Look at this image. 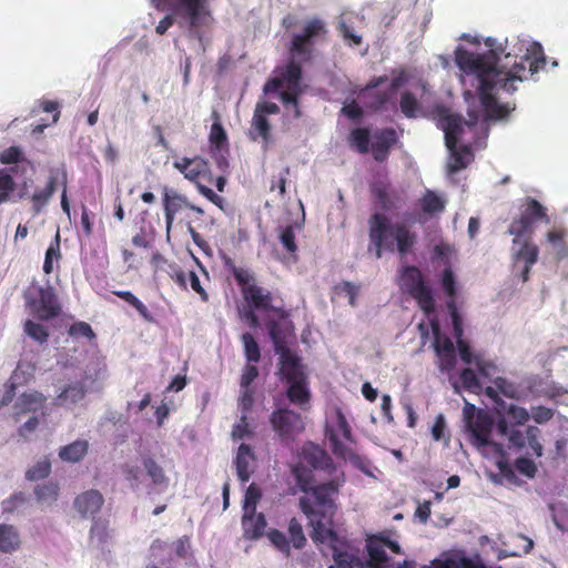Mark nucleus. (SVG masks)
Segmentation results:
<instances>
[{"mask_svg": "<svg viewBox=\"0 0 568 568\" xmlns=\"http://www.w3.org/2000/svg\"><path fill=\"white\" fill-rule=\"evenodd\" d=\"M255 459L256 457L250 445L243 443L239 446L234 463L236 475L242 483L248 481L252 474L251 466Z\"/></svg>", "mask_w": 568, "mask_h": 568, "instance_id": "393cba45", "label": "nucleus"}, {"mask_svg": "<svg viewBox=\"0 0 568 568\" xmlns=\"http://www.w3.org/2000/svg\"><path fill=\"white\" fill-rule=\"evenodd\" d=\"M316 536H312L315 544L327 545L332 550L334 564L328 568H389L395 567L389 554H402V548L396 540L390 538V532L383 531L366 539L368 559L359 557V550L351 546L345 537L338 536L335 529L318 526Z\"/></svg>", "mask_w": 568, "mask_h": 568, "instance_id": "f03ea898", "label": "nucleus"}, {"mask_svg": "<svg viewBox=\"0 0 568 568\" xmlns=\"http://www.w3.org/2000/svg\"><path fill=\"white\" fill-rule=\"evenodd\" d=\"M515 467L520 474L527 476L528 478H532L537 471L536 464L526 457L517 458L515 462Z\"/></svg>", "mask_w": 568, "mask_h": 568, "instance_id": "69168bd1", "label": "nucleus"}, {"mask_svg": "<svg viewBox=\"0 0 568 568\" xmlns=\"http://www.w3.org/2000/svg\"><path fill=\"white\" fill-rule=\"evenodd\" d=\"M538 246L530 241H525L515 254V260L516 262L523 261L524 264L532 266L538 260Z\"/></svg>", "mask_w": 568, "mask_h": 568, "instance_id": "79ce46f5", "label": "nucleus"}, {"mask_svg": "<svg viewBox=\"0 0 568 568\" xmlns=\"http://www.w3.org/2000/svg\"><path fill=\"white\" fill-rule=\"evenodd\" d=\"M150 2L156 10L166 12L155 29L156 33L162 36L178 19V0H150Z\"/></svg>", "mask_w": 568, "mask_h": 568, "instance_id": "a878e982", "label": "nucleus"}, {"mask_svg": "<svg viewBox=\"0 0 568 568\" xmlns=\"http://www.w3.org/2000/svg\"><path fill=\"white\" fill-rule=\"evenodd\" d=\"M270 424L283 443L293 442L305 429L302 416L286 407L274 409L270 415Z\"/></svg>", "mask_w": 568, "mask_h": 568, "instance_id": "9d476101", "label": "nucleus"}, {"mask_svg": "<svg viewBox=\"0 0 568 568\" xmlns=\"http://www.w3.org/2000/svg\"><path fill=\"white\" fill-rule=\"evenodd\" d=\"M250 135L251 139L254 141L261 138L265 146H267V144L271 141V124L266 116H263V114L254 112L250 129Z\"/></svg>", "mask_w": 568, "mask_h": 568, "instance_id": "72a5a7b5", "label": "nucleus"}, {"mask_svg": "<svg viewBox=\"0 0 568 568\" xmlns=\"http://www.w3.org/2000/svg\"><path fill=\"white\" fill-rule=\"evenodd\" d=\"M400 287L408 293L419 308L430 315L435 312V298L432 288L426 284L422 271L414 265L403 267L400 273Z\"/></svg>", "mask_w": 568, "mask_h": 568, "instance_id": "6e6552de", "label": "nucleus"}, {"mask_svg": "<svg viewBox=\"0 0 568 568\" xmlns=\"http://www.w3.org/2000/svg\"><path fill=\"white\" fill-rule=\"evenodd\" d=\"M180 173H183L185 179L193 182L199 189L200 193L203 194L207 200L214 204L220 205L222 197L214 193L213 190L206 185V183L211 181L206 161L201 158L184 160V163L180 164Z\"/></svg>", "mask_w": 568, "mask_h": 568, "instance_id": "9b49d317", "label": "nucleus"}, {"mask_svg": "<svg viewBox=\"0 0 568 568\" xmlns=\"http://www.w3.org/2000/svg\"><path fill=\"white\" fill-rule=\"evenodd\" d=\"M123 473L125 480L133 490H141L146 487V478H150L155 486L165 484V476L162 468L151 458L143 459V468L126 464L123 468Z\"/></svg>", "mask_w": 568, "mask_h": 568, "instance_id": "f8f14e48", "label": "nucleus"}, {"mask_svg": "<svg viewBox=\"0 0 568 568\" xmlns=\"http://www.w3.org/2000/svg\"><path fill=\"white\" fill-rule=\"evenodd\" d=\"M261 497H262V494H261L260 488L255 484H251L245 491L244 506H243L244 513L256 511V505L260 501Z\"/></svg>", "mask_w": 568, "mask_h": 568, "instance_id": "864d4df0", "label": "nucleus"}, {"mask_svg": "<svg viewBox=\"0 0 568 568\" xmlns=\"http://www.w3.org/2000/svg\"><path fill=\"white\" fill-rule=\"evenodd\" d=\"M44 403L45 398L38 392L23 393L14 403V416L17 419L27 414L44 416Z\"/></svg>", "mask_w": 568, "mask_h": 568, "instance_id": "aec40b11", "label": "nucleus"}, {"mask_svg": "<svg viewBox=\"0 0 568 568\" xmlns=\"http://www.w3.org/2000/svg\"><path fill=\"white\" fill-rule=\"evenodd\" d=\"M302 92H303V88L287 87V89L282 91L280 94V98L284 104L293 106L295 119H298L302 115V112H301V109L298 105V97L302 94Z\"/></svg>", "mask_w": 568, "mask_h": 568, "instance_id": "a18cd8bd", "label": "nucleus"}, {"mask_svg": "<svg viewBox=\"0 0 568 568\" xmlns=\"http://www.w3.org/2000/svg\"><path fill=\"white\" fill-rule=\"evenodd\" d=\"M326 33L325 23L321 19L314 18L306 22L302 33L293 36L290 45V52L293 58L286 63L280 74L286 87L302 88V67L294 59L300 58L302 61L311 60L315 41Z\"/></svg>", "mask_w": 568, "mask_h": 568, "instance_id": "39448f33", "label": "nucleus"}, {"mask_svg": "<svg viewBox=\"0 0 568 568\" xmlns=\"http://www.w3.org/2000/svg\"><path fill=\"white\" fill-rule=\"evenodd\" d=\"M445 560L449 568H486L480 561H475L466 556L450 557Z\"/></svg>", "mask_w": 568, "mask_h": 568, "instance_id": "13d9d810", "label": "nucleus"}, {"mask_svg": "<svg viewBox=\"0 0 568 568\" xmlns=\"http://www.w3.org/2000/svg\"><path fill=\"white\" fill-rule=\"evenodd\" d=\"M432 328L434 333L433 345L435 353H455L453 341L448 336L440 334L439 326L436 322L432 323Z\"/></svg>", "mask_w": 568, "mask_h": 568, "instance_id": "37998d69", "label": "nucleus"}, {"mask_svg": "<svg viewBox=\"0 0 568 568\" xmlns=\"http://www.w3.org/2000/svg\"><path fill=\"white\" fill-rule=\"evenodd\" d=\"M24 333L39 344L45 343L49 336L48 331L43 325L34 323L31 320H28L24 323Z\"/></svg>", "mask_w": 568, "mask_h": 568, "instance_id": "3c124183", "label": "nucleus"}, {"mask_svg": "<svg viewBox=\"0 0 568 568\" xmlns=\"http://www.w3.org/2000/svg\"><path fill=\"white\" fill-rule=\"evenodd\" d=\"M36 365L31 362L20 361L13 371L10 383H12V387H17L24 383H28L34 375Z\"/></svg>", "mask_w": 568, "mask_h": 568, "instance_id": "e433bc0d", "label": "nucleus"}, {"mask_svg": "<svg viewBox=\"0 0 568 568\" xmlns=\"http://www.w3.org/2000/svg\"><path fill=\"white\" fill-rule=\"evenodd\" d=\"M368 250L375 251V257L381 258L384 251L406 255L416 242V234L404 223L390 224L383 213H374L368 219Z\"/></svg>", "mask_w": 568, "mask_h": 568, "instance_id": "20e7f679", "label": "nucleus"}, {"mask_svg": "<svg viewBox=\"0 0 568 568\" xmlns=\"http://www.w3.org/2000/svg\"><path fill=\"white\" fill-rule=\"evenodd\" d=\"M497 51L474 53L463 48L455 51L457 67L469 77H474L477 85L480 104L488 119L499 120L507 115L506 106L500 105L494 94L503 90L513 93L517 90L516 83L528 79L546 65V58L541 44L535 42L527 50L520 62H515L510 69L498 67Z\"/></svg>", "mask_w": 568, "mask_h": 568, "instance_id": "f257e3e1", "label": "nucleus"}, {"mask_svg": "<svg viewBox=\"0 0 568 568\" xmlns=\"http://www.w3.org/2000/svg\"><path fill=\"white\" fill-rule=\"evenodd\" d=\"M244 347V355L248 363H257L261 359V349L254 336L246 332L241 336Z\"/></svg>", "mask_w": 568, "mask_h": 568, "instance_id": "ea45409f", "label": "nucleus"}, {"mask_svg": "<svg viewBox=\"0 0 568 568\" xmlns=\"http://www.w3.org/2000/svg\"><path fill=\"white\" fill-rule=\"evenodd\" d=\"M372 196L376 200L383 211H393L399 209L402 201L397 191L390 187L387 181H375L369 185Z\"/></svg>", "mask_w": 568, "mask_h": 568, "instance_id": "6ab92c4d", "label": "nucleus"}, {"mask_svg": "<svg viewBox=\"0 0 568 568\" xmlns=\"http://www.w3.org/2000/svg\"><path fill=\"white\" fill-rule=\"evenodd\" d=\"M371 150L376 162H385L388 159L392 148L397 143V133L393 128H385L375 131Z\"/></svg>", "mask_w": 568, "mask_h": 568, "instance_id": "dca6fc26", "label": "nucleus"}, {"mask_svg": "<svg viewBox=\"0 0 568 568\" xmlns=\"http://www.w3.org/2000/svg\"><path fill=\"white\" fill-rule=\"evenodd\" d=\"M252 435L248 425V417L241 415L240 420L233 426L231 436L234 440H241Z\"/></svg>", "mask_w": 568, "mask_h": 568, "instance_id": "e2e57ef3", "label": "nucleus"}, {"mask_svg": "<svg viewBox=\"0 0 568 568\" xmlns=\"http://www.w3.org/2000/svg\"><path fill=\"white\" fill-rule=\"evenodd\" d=\"M178 200V192L173 189L164 187V210H165V217H166V227L168 233L170 234L173 221H174V214L176 212V203ZM170 240V235L168 236Z\"/></svg>", "mask_w": 568, "mask_h": 568, "instance_id": "58836bf2", "label": "nucleus"}, {"mask_svg": "<svg viewBox=\"0 0 568 568\" xmlns=\"http://www.w3.org/2000/svg\"><path fill=\"white\" fill-rule=\"evenodd\" d=\"M537 222L550 223L547 209L536 199L527 196L520 205L519 215L508 227V233L515 236L513 243L516 244L521 236H531Z\"/></svg>", "mask_w": 568, "mask_h": 568, "instance_id": "0eeeda50", "label": "nucleus"}, {"mask_svg": "<svg viewBox=\"0 0 568 568\" xmlns=\"http://www.w3.org/2000/svg\"><path fill=\"white\" fill-rule=\"evenodd\" d=\"M288 534H290V542L294 548L301 549L306 544V538L303 531V527L301 523L295 518H291L288 523Z\"/></svg>", "mask_w": 568, "mask_h": 568, "instance_id": "de8ad7c7", "label": "nucleus"}, {"mask_svg": "<svg viewBox=\"0 0 568 568\" xmlns=\"http://www.w3.org/2000/svg\"><path fill=\"white\" fill-rule=\"evenodd\" d=\"M14 190V182L8 170L0 171V203L6 201L9 194Z\"/></svg>", "mask_w": 568, "mask_h": 568, "instance_id": "bf43d9fd", "label": "nucleus"}, {"mask_svg": "<svg viewBox=\"0 0 568 568\" xmlns=\"http://www.w3.org/2000/svg\"><path fill=\"white\" fill-rule=\"evenodd\" d=\"M253 390L250 388H242L241 396L239 398V408L241 410V415L247 416L253 407Z\"/></svg>", "mask_w": 568, "mask_h": 568, "instance_id": "338daca9", "label": "nucleus"}, {"mask_svg": "<svg viewBox=\"0 0 568 568\" xmlns=\"http://www.w3.org/2000/svg\"><path fill=\"white\" fill-rule=\"evenodd\" d=\"M303 458L313 469L323 470L328 475L336 471V466L326 450L317 445H308L303 448Z\"/></svg>", "mask_w": 568, "mask_h": 568, "instance_id": "412c9836", "label": "nucleus"}, {"mask_svg": "<svg viewBox=\"0 0 568 568\" xmlns=\"http://www.w3.org/2000/svg\"><path fill=\"white\" fill-rule=\"evenodd\" d=\"M243 536L246 539L255 540L264 535L266 518L262 513H244L242 517Z\"/></svg>", "mask_w": 568, "mask_h": 568, "instance_id": "5701e85b", "label": "nucleus"}, {"mask_svg": "<svg viewBox=\"0 0 568 568\" xmlns=\"http://www.w3.org/2000/svg\"><path fill=\"white\" fill-rule=\"evenodd\" d=\"M21 546V537L17 527L13 525H0V551L11 554Z\"/></svg>", "mask_w": 568, "mask_h": 568, "instance_id": "c85d7f7f", "label": "nucleus"}, {"mask_svg": "<svg viewBox=\"0 0 568 568\" xmlns=\"http://www.w3.org/2000/svg\"><path fill=\"white\" fill-rule=\"evenodd\" d=\"M280 378L284 382L307 378L301 357L292 351H285L278 358Z\"/></svg>", "mask_w": 568, "mask_h": 568, "instance_id": "a211bd4d", "label": "nucleus"}, {"mask_svg": "<svg viewBox=\"0 0 568 568\" xmlns=\"http://www.w3.org/2000/svg\"><path fill=\"white\" fill-rule=\"evenodd\" d=\"M266 535H267V538L271 541V544L277 550L282 551L286 556L290 555L291 542H290L288 538L284 535V532H282L277 529H270Z\"/></svg>", "mask_w": 568, "mask_h": 568, "instance_id": "603ef678", "label": "nucleus"}, {"mask_svg": "<svg viewBox=\"0 0 568 568\" xmlns=\"http://www.w3.org/2000/svg\"><path fill=\"white\" fill-rule=\"evenodd\" d=\"M462 385L465 389L471 393H479L481 390V384L474 369L464 368L459 374Z\"/></svg>", "mask_w": 568, "mask_h": 568, "instance_id": "8fccbe9b", "label": "nucleus"}, {"mask_svg": "<svg viewBox=\"0 0 568 568\" xmlns=\"http://www.w3.org/2000/svg\"><path fill=\"white\" fill-rule=\"evenodd\" d=\"M326 436L329 439L331 448L335 456L348 460L359 470L368 473L367 467L369 462L365 457L356 454L351 447L344 445L333 429H326Z\"/></svg>", "mask_w": 568, "mask_h": 568, "instance_id": "f3484780", "label": "nucleus"}, {"mask_svg": "<svg viewBox=\"0 0 568 568\" xmlns=\"http://www.w3.org/2000/svg\"><path fill=\"white\" fill-rule=\"evenodd\" d=\"M474 364L484 378L490 379L497 372V366L491 362L485 359L481 355H476Z\"/></svg>", "mask_w": 568, "mask_h": 568, "instance_id": "6e6d98bb", "label": "nucleus"}, {"mask_svg": "<svg viewBox=\"0 0 568 568\" xmlns=\"http://www.w3.org/2000/svg\"><path fill=\"white\" fill-rule=\"evenodd\" d=\"M104 505L103 495L97 489L79 494L73 500V508L82 519H94Z\"/></svg>", "mask_w": 568, "mask_h": 568, "instance_id": "2eb2a0df", "label": "nucleus"}, {"mask_svg": "<svg viewBox=\"0 0 568 568\" xmlns=\"http://www.w3.org/2000/svg\"><path fill=\"white\" fill-rule=\"evenodd\" d=\"M446 305H447V308H448L450 317H452L454 335L457 341L463 339L462 337H463L464 331H463L462 320L458 314L456 303L447 302Z\"/></svg>", "mask_w": 568, "mask_h": 568, "instance_id": "0e129e2a", "label": "nucleus"}, {"mask_svg": "<svg viewBox=\"0 0 568 568\" xmlns=\"http://www.w3.org/2000/svg\"><path fill=\"white\" fill-rule=\"evenodd\" d=\"M345 481V475L341 473L328 481L315 485L308 493L311 497L300 498V508L308 517L313 528L311 537L316 536L318 526L323 529H334L336 500Z\"/></svg>", "mask_w": 568, "mask_h": 568, "instance_id": "7ed1b4c3", "label": "nucleus"}, {"mask_svg": "<svg viewBox=\"0 0 568 568\" xmlns=\"http://www.w3.org/2000/svg\"><path fill=\"white\" fill-rule=\"evenodd\" d=\"M90 528L91 540H97L100 545L104 544L108 539L106 524L103 520L92 519Z\"/></svg>", "mask_w": 568, "mask_h": 568, "instance_id": "680f3d73", "label": "nucleus"}, {"mask_svg": "<svg viewBox=\"0 0 568 568\" xmlns=\"http://www.w3.org/2000/svg\"><path fill=\"white\" fill-rule=\"evenodd\" d=\"M82 372V381L69 385L57 397V404L70 407L83 399L85 388L83 383L85 381H93L100 376L101 364L97 359H91L88 364L80 368Z\"/></svg>", "mask_w": 568, "mask_h": 568, "instance_id": "ddd939ff", "label": "nucleus"}, {"mask_svg": "<svg viewBox=\"0 0 568 568\" xmlns=\"http://www.w3.org/2000/svg\"><path fill=\"white\" fill-rule=\"evenodd\" d=\"M497 432L503 436H508L511 446L523 448L526 445V436L518 429H509L508 422L501 417L497 422Z\"/></svg>", "mask_w": 568, "mask_h": 568, "instance_id": "4c0bfd02", "label": "nucleus"}, {"mask_svg": "<svg viewBox=\"0 0 568 568\" xmlns=\"http://www.w3.org/2000/svg\"><path fill=\"white\" fill-rule=\"evenodd\" d=\"M288 387L286 389V396L288 400L302 409H305L311 400V390L307 385V378L286 382Z\"/></svg>", "mask_w": 568, "mask_h": 568, "instance_id": "bb28decb", "label": "nucleus"}, {"mask_svg": "<svg viewBox=\"0 0 568 568\" xmlns=\"http://www.w3.org/2000/svg\"><path fill=\"white\" fill-rule=\"evenodd\" d=\"M419 204L423 213L434 215L444 212L446 207V200L435 191L426 190L419 200Z\"/></svg>", "mask_w": 568, "mask_h": 568, "instance_id": "473e14b6", "label": "nucleus"}, {"mask_svg": "<svg viewBox=\"0 0 568 568\" xmlns=\"http://www.w3.org/2000/svg\"><path fill=\"white\" fill-rule=\"evenodd\" d=\"M28 303L39 320L52 318L60 312V305L50 285L33 288L28 294Z\"/></svg>", "mask_w": 568, "mask_h": 568, "instance_id": "4468645a", "label": "nucleus"}, {"mask_svg": "<svg viewBox=\"0 0 568 568\" xmlns=\"http://www.w3.org/2000/svg\"><path fill=\"white\" fill-rule=\"evenodd\" d=\"M435 114L437 125L445 133V144L452 153L448 171L450 173L459 172L468 165L473 158L470 145L457 148L458 138L463 133L464 121L460 115L452 113L449 109L443 105L435 108ZM469 121H466L465 124L474 126L478 121V115L477 113H469Z\"/></svg>", "mask_w": 568, "mask_h": 568, "instance_id": "423d86ee", "label": "nucleus"}, {"mask_svg": "<svg viewBox=\"0 0 568 568\" xmlns=\"http://www.w3.org/2000/svg\"><path fill=\"white\" fill-rule=\"evenodd\" d=\"M466 426L471 436L480 446H487L489 444L493 419L487 413L478 410L475 419L471 420V424Z\"/></svg>", "mask_w": 568, "mask_h": 568, "instance_id": "4be33fe9", "label": "nucleus"}, {"mask_svg": "<svg viewBox=\"0 0 568 568\" xmlns=\"http://www.w3.org/2000/svg\"><path fill=\"white\" fill-rule=\"evenodd\" d=\"M371 133L367 128H355L351 131L348 136V144L361 154H366L369 151Z\"/></svg>", "mask_w": 568, "mask_h": 568, "instance_id": "c9c22d12", "label": "nucleus"}, {"mask_svg": "<svg viewBox=\"0 0 568 568\" xmlns=\"http://www.w3.org/2000/svg\"><path fill=\"white\" fill-rule=\"evenodd\" d=\"M69 334L72 337H87L89 339L94 337L91 326L85 322H78L70 326Z\"/></svg>", "mask_w": 568, "mask_h": 568, "instance_id": "774afa93", "label": "nucleus"}, {"mask_svg": "<svg viewBox=\"0 0 568 568\" xmlns=\"http://www.w3.org/2000/svg\"><path fill=\"white\" fill-rule=\"evenodd\" d=\"M359 287L352 282L344 281L335 286L337 294H343L348 298L351 306H356V298L358 295Z\"/></svg>", "mask_w": 568, "mask_h": 568, "instance_id": "5fc2aeb1", "label": "nucleus"}, {"mask_svg": "<svg viewBox=\"0 0 568 568\" xmlns=\"http://www.w3.org/2000/svg\"><path fill=\"white\" fill-rule=\"evenodd\" d=\"M539 433L536 426H528L526 429V442L537 457L542 455V446L538 440Z\"/></svg>", "mask_w": 568, "mask_h": 568, "instance_id": "052dcab7", "label": "nucleus"}, {"mask_svg": "<svg viewBox=\"0 0 568 568\" xmlns=\"http://www.w3.org/2000/svg\"><path fill=\"white\" fill-rule=\"evenodd\" d=\"M267 328L276 354L280 355L285 353V351H291L288 347V337L292 335V331L288 324L270 321L267 323Z\"/></svg>", "mask_w": 568, "mask_h": 568, "instance_id": "b1692460", "label": "nucleus"}, {"mask_svg": "<svg viewBox=\"0 0 568 568\" xmlns=\"http://www.w3.org/2000/svg\"><path fill=\"white\" fill-rule=\"evenodd\" d=\"M89 449V443L84 439H78L73 443L62 446L59 449V458L65 463H79L84 458Z\"/></svg>", "mask_w": 568, "mask_h": 568, "instance_id": "7c9ffc66", "label": "nucleus"}, {"mask_svg": "<svg viewBox=\"0 0 568 568\" xmlns=\"http://www.w3.org/2000/svg\"><path fill=\"white\" fill-rule=\"evenodd\" d=\"M51 473V463L47 457L37 460L27 471L26 478L30 481L47 478Z\"/></svg>", "mask_w": 568, "mask_h": 568, "instance_id": "a19ab883", "label": "nucleus"}, {"mask_svg": "<svg viewBox=\"0 0 568 568\" xmlns=\"http://www.w3.org/2000/svg\"><path fill=\"white\" fill-rule=\"evenodd\" d=\"M58 182L57 173L51 171L47 186L43 190L36 191L32 195V209L38 214L44 205L49 202L55 191Z\"/></svg>", "mask_w": 568, "mask_h": 568, "instance_id": "f704fd0d", "label": "nucleus"}, {"mask_svg": "<svg viewBox=\"0 0 568 568\" xmlns=\"http://www.w3.org/2000/svg\"><path fill=\"white\" fill-rule=\"evenodd\" d=\"M313 468H308L303 463L292 466L291 473L295 479L296 486L302 493L308 494L314 485Z\"/></svg>", "mask_w": 568, "mask_h": 568, "instance_id": "2f4dec72", "label": "nucleus"}, {"mask_svg": "<svg viewBox=\"0 0 568 568\" xmlns=\"http://www.w3.org/2000/svg\"><path fill=\"white\" fill-rule=\"evenodd\" d=\"M59 487L54 483H45L37 485L34 488V495L39 503L51 504L58 497Z\"/></svg>", "mask_w": 568, "mask_h": 568, "instance_id": "c03bdc74", "label": "nucleus"}, {"mask_svg": "<svg viewBox=\"0 0 568 568\" xmlns=\"http://www.w3.org/2000/svg\"><path fill=\"white\" fill-rule=\"evenodd\" d=\"M442 287L448 297L447 302H455L457 296L456 278L450 266L443 271L440 278Z\"/></svg>", "mask_w": 568, "mask_h": 568, "instance_id": "49530a36", "label": "nucleus"}, {"mask_svg": "<svg viewBox=\"0 0 568 568\" xmlns=\"http://www.w3.org/2000/svg\"><path fill=\"white\" fill-rule=\"evenodd\" d=\"M400 111L406 118L413 119L417 116L419 111V102L412 92H404L399 101Z\"/></svg>", "mask_w": 568, "mask_h": 568, "instance_id": "09e8293b", "label": "nucleus"}, {"mask_svg": "<svg viewBox=\"0 0 568 568\" xmlns=\"http://www.w3.org/2000/svg\"><path fill=\"white\" fill-rule=\"evenodd\" d=\"M213 123L211 125L210 130V144L211 149H215L217 152H229V141H227V134L221 123L220 114L214 111L212 113Z\"/></svg>", "mask_w": 568, "mask_h": 568, "instance_id": "c756f323", "label": "nucleus"}, {"mask_svg": "<svg viewBox=\"0 0 568 568\" xmlns=\"http://www.w3.org/2000/svg\"><path fill=\"white\" fill-rule=\"evenodd\" d=\"M506 414L516 425H525L530 418V414L526 408L515 404H510L506 408Z\"/></svg>", "mask_w": 568, "mask_h": 568, "instance_id": "4d7b16f0", "label": "nucleus"}, {"mask_svg": "<svg viewBox=\"0 0 568 568\" xmlns=\"http://www.w3.org/2000/svg\"><path fill=\"white\" fill-rule=\"evenodd\" d=\"M180 22L187 27L190 34L201 39L213 22L209 0H180Z\"/></svg>", "mask_w": 568, "mask_h": 568, "instance_id": "1a4fd4ad", "label": "nucleus"}, {"mask_svg": "<svg viewBox=\"0 0 568 568\" xmlns=\"http://www.w3.org/2000/svg\"><path fill=\"white\" fill-rule=\"evenodd\" d=\"M243 296L256 310H270L272 307L271 292L256 284L243 287Z\"/></svg>", "mask_w": 568, "mask_h": 568, "instance_id": "cd10ccee", "label": "nucleus"}]
</instances>
